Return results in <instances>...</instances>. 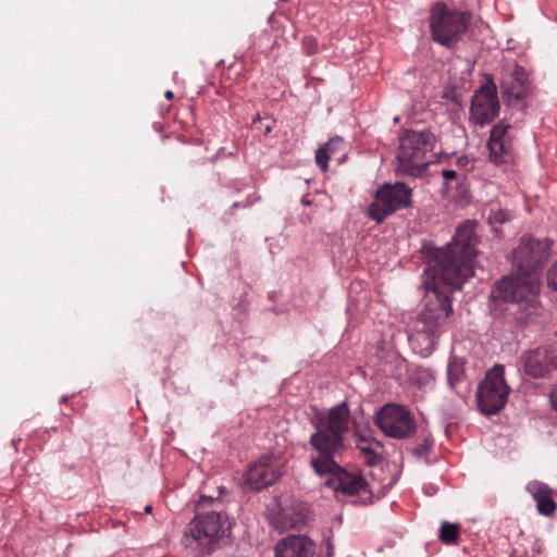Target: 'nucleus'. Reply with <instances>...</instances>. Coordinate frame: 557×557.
<instances>
[{
  "label": "nucleus",
  "instance_id": "obj_22",
  "mask_svg": "<svg viewBox=\"0 0 557 557\" xmlns=\"http://www.w3.org/2000/svg\"><path fill=\"white\" fill-rule=\"evenodd\" d=\"M490 158L494 163H506L511 158V139L487 141Z\"/></svg>",
  "mask_w": 557,
  "mask_h": 557
},
{
  "label": "nucleus",
  "instance_id": "obj_35",
  "mask_svg": "<svg viewBox=\"0 0 557 557\" xmlns=\"http://www.w3.org/2000/svg\"><path fill=\"white\" fill-rule=\"evenodd\" d=\"M343 145H344V143L330 147V149H329L330 157L332 158V156H334L336 152H338L343 148Z\"/></svg>",
  "mask_w": 557,
  "mask_h": 557
},
{
  "label": "nucleus",
  "instance_id": "obj_36",
  "mask_svg": "<svg viewBox=\"0 0 557 557\" xmlns=\"http://www.w3.org/2000/svg\"><path fill=\"white\" fill-rule=\"evenodd\" d=\"M300 202L304 205V206H310L312 203L311 199L309 198L308 195L306 196H302Z\"/></svg>",
  "mask_w": 557,
  "mask_h": 557
},
{
  "label": "nucleus",
  "instance_id": "obj_28",
  "mask_svg": "<svg viewBox=\"0 0 557 557\" xmlns=\"http://www.w3.org/2000/svg\"><path fill=\"white\" fill-rule=\"evenodd\" d=\"M433 447V441L430 436H425L421 443L412 448V455L418 458H422L429 455Z\"/></svg>",
  "mask_w": 557,
  "mask_h": 557
},
{
  "label": "nucleus",
  "instance_id": "obj_41",
  "mask_svg": "<svg viewBox=\"0 0 557 557\" xmlns=\"http://www.w3.org/2000/svg\"><path fill=\"white\" fill-rule=\"evenodd\" d=\"M270 132H271V126H270V125H268V126L265 127V133H270Z\"/></svg>",
  "mask_w": 557,
  "mask_h": 557
},
{
  "label": "nucleus",
  "instance_id": "obj_18",
  "mask_svg": "<svg viewBox=\"0 0 557 557\" xmlns=\"http://www.w3.org/2000/svg\"><path fill=\"white\" fill-rule=\"evenodd\" d=\"M354 437L359 449L366 455L369 466L376 465L381 457L374 451L371 444L382 447V444L373 437V431L369 424H355Z\"/></svg>",
  "mask_w": 557,
  "mask_h": 557
},
{
  "label": "nucleus",
  "instance_id": "obj_30",
  "mask_svg": "<svg viewBox=\"0 0 557 557\" xmlns=\"http://www.w3.org/2000/svg\"><path fill=\"white\" fill-rule=\"evenodd\" d=\"M547 284L552 289L557 292V262L553 264L547 272Z\"/></svg>",
  "mask_w": 557,
  "mask_h": 557
},
{
  "label": "nucleus",
  "instance_id": "obj_32",
  "mask_svg": "<svg viewBox=\"0 0 557 557\" xmlns=\"http://www.w3.org/2000/svg\"><path fill=\"white\" fill-rule=\"evenodd\" d=\"M549 400L552 408L557 412V384L552 388L549 393Z\"/></svg>",
  "mask_w": 557,
  "mask_h": 557
},
{
  "label": "nucleus",
  "instance_id": "obj_42",
  "mask_svg": "<svg viewBox=\"0 0 557 557\" xmlns=\"http://www.w3.org/2000/svg\"><path fill=\"white\" fill-rule=\"evenodd\" d=\"M219 491H220V493H223L224 487H223V486H220V487H219Z\"/></svg>",
  "mask_w": 557,
  "mask_h": 557
},
{
  "label": "nucleus",
  "instance_id": "obj_2",
  "mask_svg": "<svg viewBox=\"0 0 557 557\" xmlns=\"http://www.w3.org/2000/svg\"><path fill=\"white\" fill-rule=\"evenodd\" d=\"M549 250L547 240L524 235L511 252L515 273L498 280L491 290V299L517 306L520 319L537 315L540 282L535 271L546 261Z\"/></svg>",
  "mask_w": 557,
  "mask_h": 557
},
{
  "label": "nucleus",
  "instance_id": "obj_15",
  "mask_svg": "<svg viewBox=\"0 0 557 557\" xmlns=\"http://www.w3.org/2000/svg\"><path fill=\"white\" fill-rule=\"evenodd\" d=\"M315 544L306 535H288L274 547V557H312Z\"/></svg>",
  "mask_w": 557,
  "mask_h": 557
},
{
  "label": "nucleus",
  "instance_id": "obj_27",
  "mask_svg": "<svg viewBox=\"0 0 557 557\" xmlns=\"http://www.w3.org/2000/svg\"><path fill=\"white\" fill-rule=\"evenodd\" d=\"M510 220V213L504 209H492L487 221L491 225L503 224Z\"/></svg>",
  "mask_w": 557,
  "mask_h": 557
},
{
  "label": "nucleus",
  "instance_id": "obj_20",
  "mask_svg": "<svg viewBox=\"0 0 557 557\" xmlns=\"http://www.w3.org/2000/svg\"><path fill=\"white\" fill-rule=\"evenodd\" d=\"M465 364L466 361L456 356L450 357L447 364V383L450 389L455 391L457 394H461L459 388L466 383Z\"/></svg>",
  "mask_w": 557,
  "mask_h": 557
},
{
  "label": "nucleus",
  "instance_id": "obj_34",
  "mask_svg": "<svg viewBox=\"0 0 557 557\" xmlns=\"http://www.w3.org/2000/svg\"><path fill=\"white\" fill-rule=\"evenodd\" d=\"M251 205V202H249L248 200H245V201H235L231 209L234 210V209H238V208H247Z\"/></svg>",
  "mask_w": 557,
  "mask_h": 557
},
{
  "label": "nucleus",
  "instance_id": "obj_40",
  "mask_svg": "<svg viewBox=\"0 0 557 557\" xmlns=\"http://www.w3.org/2000/svg\"><path fill=\"white\" fill-rule=\"evenodd\" d=\"M257 121H260V116H259V115H257V116L252 120V122H253V123H257Z\"/></svg>",
  "mask_w": 557,
  "mask_h": 557
},
{
  "label": "nucleus",
  "instance_id": "obj_8",
  "mask_svg": "<svg viewBox=\"0 0 557 557\" xmlns=\"http://www.w3.org/2000/svg\"><path fill=\"white\" fill-rule=\"evenodd\" d=\"M373 420L386 436L395 440L411 437L417 431L414 416L404 405L385 404L375 412Z\"/></svg>",
  "mask_w": 557,
  "mask_h": 557
},
{
  "label": "nucleus",
  "instance_id": "obj_9",
  "mask_svg": "<svg viewBox=\"0 0 557 557\" xmlns=\"http://www.w3.org/2000/svg\"><path fill=\"white\" fill-rule=\"evenodd\" d=\"M412 189L405 183L383 184L375 193L374 200L368 207V215L382 223L397 210L411 206Z\"/></svg>",
  "mask_w": 557,
  "mask_h": 557
},
{
  "label": "nucleus",
  "instance_id": "obj_13",
  "mask_svg": "<svg viewBox=\"0 0 557 557\" xmlns=\"http://www.w3.org/2000/svg\"><path fill=\"white\" fill-rule=\"evenodd\" d=\"M282 475L283 471L278 468L274 456L265 455L249 467L246 473V483L253 490L260 491L273 485Z\"/></svg>",
  "mask_w": 557,
  "mask_h": 557
},
{
  "label": "nucleus",
  "instance_id": "obj_5",
  "mask_svg": "<svg viewBox=\"0 0 557 557\" xmlns=\"http://www.w3.org/2000/svg\"><path fill=\"white\" fill-rule=\"evenodd\" d=\"M472 13L449 8L443 2L430 9L429 24L432 39L441 46L453 49L469 29Z\"/></svg>",
  "mask_w": 557,
  "mask_h": 557
},
{
  "label": "nucleus",
  "instance_id": "obj_29",
  "mask_svg": "<svg viewBox=\"0 0 557 557\" xmlns=\"http://www.w3.org/2000/svg\"><path fill=\"white\" fill-rule=\"evenodd\" d=\"M302 50L308 54H314L318 52V40L314 36H305L301 40Z\"/></svg>",
  "mask_w": 557,
  "mask_h": 557
},
{
  "label": "nucleus",
  "instance_id": "obj_10",
  "mask_svg": "<svg viewBox=\"0 0 557 557\" xmlns=\"http://www.w3.org/2000/svg\"><path fill=\"white\" fill-rule=\"evenodd\" d=\"M499 109L496 84L488 79L472 96L470 120L476 125H485L498 115Z\"/></svg>",
  "mask_w": 557,
  "mask_h": 557
},
{
  "label": "nucleus",
  "instance_id": "obj_37",
  "mask_svg": "<svg viewBox=\"0 0 557 557\" xmlns=\"http://www.w3.org/2000/svg\"><path fill=\"white\" fill-rule=\"evenodd\" d=\"M165 99L172 100L174 98V94L172 90H166L164 94Z\"/></svg>",
  "mask_w": 557,
  "mask_h": 557
},
{
  "label": "nucleus",
  "instance_id": "obj_31",
  "mask_svg": "<svg viewBox=\"0 0 557 557\" xmlns=\"http://www.w3.org/2000/svg\"><path fill=\"white\" fill-rule=\"evenodd\" d=\"M442 176L445 181L444 188H448V182L457 180V172L455 170H443Z\"/></svg>",
  "mask_w": 557,
  "mask_h": 557
},
{
  "label": "nucleus",
  "instance_id": "obj_17",
  "mask_svg": "<svg viewBox=\"0 0 557 557\" xmlns=\"http://www.w3.org/2000/svg\"><path fill=\"white\" fill-rule=\"evenodd\" d=\"M350 416L351 413L348 403L347 400H343L342 403L331 407L327 410L326 416L318 418L315 422L327 429L335 430L345 436L348 431Z\"/></svg>",
  "mask_w": 557,
  "mask_h": 557
},
{
  "label": "nucleus",
  "instance_id": "obj_1",
  "mask_svg": "<svg viewBox=\"0 0 557 557\" xmlns=\"http://www.w3.org/2000/svg\"><path fill=\"white\" fill-rule=\"evenodd\" d=\"M476 223H461L445 247L432 248L426 252V267L422 284L425 288L424 308L420 312L421 332L429 342L437 335L441 326L453 313L451 294L474 275L476 257Z\"/></svg>",
  "mask_w": 557,
  "mask_h": 557
},
{
  "label": "nucleus",
  "instance_id": "obj_26",
  "mask_svg": "<svg viewBox=\"0 0 557 557\" xmlns=\"http://www.w3.org/2000/svg\"><path fill=\"white\" fill-rule=\"evenodd\" d=\"M511 128L509 124H505L504 121L495 124L490 132L488 141H498L510 138L508 135V131Z\"/></svg>",
  "mask_w": 557,
  "mask_h": 557
},
{
  "label": "nucleus",
  "instance_id": "obj_3",
  "mask_svg": "<svg viewBox=\"0 0 557 557\" xmlns=\"http://www.w3.org/2000/svg\"><path fill=\"white\" fill-rule=\"evenodd\" d=\"M219 506L218 499L200 496L199 511L187 524L182 539L186 548L197 550L199 555H210L230 543L234 520L227 512L218 510Z\"/></svg>",
  "mask_w": 557,
  "mask_h": 557
},
{
  "label": "nucleus",
  "instance_id": "obj_19",
  "mask_svg": "<svg viewBox=\"0 0 557 557\" xmlns=\"http://www.w3.org/2000/svg\"><path fill=\"white\" fill-rule=\"evenodd\" d=\"M527 491L532 495L536 502L537 511L543 516H552L556 511L557 505L552 497V488L539 481L529 482Z\"/></svg>",
  "mask_w": 557,
  "mask_h": 557
},
{
  "label": "nucleus",
  "instance_id": "obj_33",
  "mask_svg": "<svg viewBox=\"0 0 557 557\" xmlns=\"http://www.w3.org/2000/svg\"><path fill=\"white\" fill-rule=\"evenodd\" d=\"M326 556L333 557L334 556V545L332 543V533L326 537Z\"/></svg>",
  "mask_w": 557,
  "mask_h": 557
},
{
  "label": "nucleus",
  "instance_id": "obj_21",
  "mask_svg": "<svg viewBox=\"0 0 557 557\" xmlns=\"http://www.w3.org/2000/svg\"><path fill=\"white\" fill-rule=\"evenodd\" d=\"M382 371L386 375L399 381L408 373L409 369L405 358L397 352H389L387 359L383 362Z\"/></svg>",
  "mask_w": 557,
  "mask_h": 557
},
{
  "label": "nucleus",
  "instance_id": "obj_39",
  "mask_svg": "<svg viewBox=\"0 0 557 557\" xmlns=\"http://www.w3.org/2000/svg\"><path fill=\"white\" fill-rule=\"evenodd\" d=\"M145 513H151L152 512V506L151 505H147L144 509Z\"/></svg>",
  "mask_w": 557,
  "mask_h": 557
},
{
  "label": "nucleus",
  "instance_id": "obj_16",
  "mask_svg": "<svg viewBox=\"0 0 557 557\" xmlns=\"http://www.w3.org/2000/svg\"><path fill=\"white\" fill-rule=\"evenodd\" d=\"M327 474H332V476L325 482V484L334 488V491L341 492L345 495H356L367 486V482L362 475L350 473L338 465Z\"/></svg>",
  "mask_w": 557,
  "mask_h": 557
},
{
  "label": "nucleus",
  "instance_id": "obj_6",
  "mask_svg": "<svg viewBox=\"0 0 557 557\" xmlns=\"http://www.w3.org/2000/svg\"><path fill=\"white\" fill-rule=\"evenodd\" d=\"M313 426L315 432L311 434L309 444L318 453V456L311 458L310 465L314 473L324 475L337 467L335 459L345 448V436L315 421H313Z\"/></svg>",
  "mask_w": 557,
  "mask_h": 557
},
{
  "label": "nucleus",
  "instance_id": "obj_7",
  "mask_svg": "<svg viewBox=\"0 0 557 557\" xmlns=\"http://www.w3.org/2000/svg\"><path fill=\"white\" fill-rule=\"evenodd\" d=\"M504 373V366L495 364L478 386V407L485 416L498 413L507 401L510 387L506 383Z\"/></svg>",
  "mask_w": 557,
  "mask_h": 557
},
{
  "label": "nucleus",
  "instance_id": "obj_24",
  "mask_svg": "<svg viewBox=\"0 0 557 557\" xmlns=\"http://www.w3.org/2000/svg\"><path fill=\"white\" fill-rule=\"evenodd\" d=\"M409 379L410 382L418 388L426 387L434 381L432 371L423 367L414 368L411 371Z\"/></svg>",
  "mask_w": 557,
  "mask_h": 557
},
{
  "label": "nucleus",
  "instance_id": "obj_11",
  "mask_svg": "<svg viewBox=\"0 0 557 557\" xmlns=\"http://www.w3.org/2000/svg\"><path fill=\"white\" fill-rule=\"evenodd\" d=\"M503 98L512 106L523 100L529 92V74L517 63L504 66L499 81Z\"/></svg>",
  "mask_w": 557,
  "mask_h": 557
},
{
  "label": "nucleus",
  "instance_id": "obj_23",
  "mask_svg": "<svg viewBox=\"0 0 557 557\" xmlns=\"http://www.w3.org/2000/svg\"><path fill=\"white\" fill-rule=\"evenodd\" d=\"M343 144V139L339 136H335L326 141L324 145L320 146L315 151V162L317 165L323 171H327L329 169V160L331 159L329 149L334 145Z\"/></svg>",
  "mask_w": 557,
  "mask_h": 557
},
{
  "label": "nucleus",
  "instance_id": "obj_4",
  "mask_svg": "<svg viewBox=\"0 0 557 557\" xmlns=\"http://www.w3.org/2000/svg\"><path fill=\"white\" fill-rule=\"evenodd\" d=\"M436 136L428 128L409 129L399 137L396 154L398 171L412 177H421L426 168L436 161Z\"/></svg>",
  "mask_w": 557,
  "mask_h": 557
},
{
  "label": "nucleus",
  "instance_id": "obj_25",
  "mask_svg": "<svg viewBox=\"0 0 557 557\" xmlns=\"http://www.w3.org/2000/svg\"><path fill=\"white\" fill-rule=\"evenodd\" d=\"M458 539V525L449 522H443L440 529V540L445 544H453Z\"/></svg>",
  "mask_w": 557,
  "mask_h": 557
},
{
  "label": "nucleus",
  "instance_id": "obj_12",
  "mask_svg": "<svg viewBox=\"0 0 557 557\" xmlns=\"http://www.w3.org/2000/svg\"><path fill=\"white\" fill-rule=\"evenodd\" d=\"M518 367L530 377L544 379L555 368V356L546 347H536L520 355Z\"/></svg>",
  "mask_w": 557,
  "mask_h": 557
},
{
  "label": "nucleus",
  "instance_id": "obj_38",
  "mask_svg": "<svg viewBox=\"0 0 557 557\" xmlns=\"http://www.w3.org/2000/svg\"><path fill=\"white\" fill-rule=\"evenodd\" d=\"M69 400V396L67 395H62L61 398H60V403L61 404H66Z\"/></svg>",
  "mask_w": 557,
  "mask_h": 557
},
{
  "label": "nucleus",
  "instance_id": "obj_14",
  "mask_svg": "<svg viewBox=\"0 0 557 557\" xmlns=\"http://www.w3.org/2000/svg\"><path fill=\"white\" fill-rule=\"evenodd\" d=\"M309 516L310 510L306 503L289 497L278 504L276 521L282 529H298L308 521Z\"/></svg>",
  "mask_w": 557,
  "mask_h": 557
}]
</instances>
